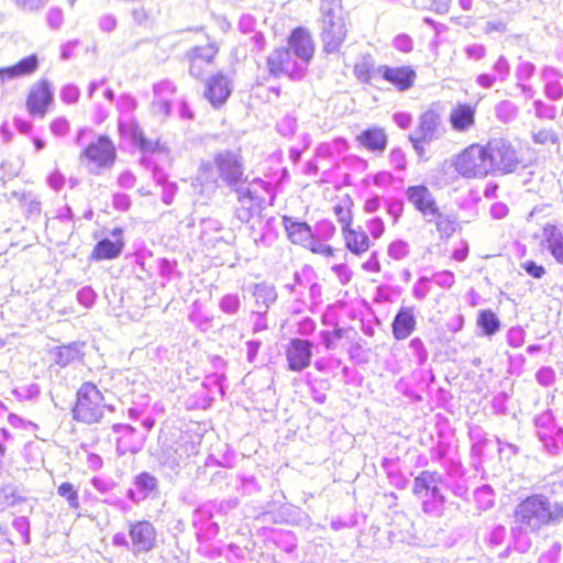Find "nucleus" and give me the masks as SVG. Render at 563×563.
I'll use <instances>...</instances> for the list:
<instances>
[{"label":"nucleus","instance_id":"f3484780","mask_svg":"<svg viewBox=\"0 0 563 563\" xmlns=\"http://www.w3.org/2000/svg\"><path fill=\"white\" fill-rule=\"evenodd\" d=\"M176 92V86L167 79L161 80L153 86L154 100L151 106V112L159 121L165 120L170 111V98Z\"/></svg>","mask_w":563,"mask_h":563},{"label":"nucleus","instance_id":"20e7f679","mask_svg":"<svg viewBox=\"0 0 563 563\" xmlns=\"http://www.w3.org/2000/svg\"><path fill=\"white\" fill-rule=\"evenodd\" d=\"M117 157L115 144L107 134H99L79 152L81 165L93 175H100L113 168Z\"/></svg>","mask_w":563,"mask_h":563},{"label":"nucleus","instance_id":"4d7b16f0","mask_svg":"<svg viewBox=\"0 0 563 563\" xmlns=\"http://www.w3.org/2000/svg\"><path fill=\"white\" fill-rule=\"evenodd\" d=\"M347 332L349 330L346 329L338 328L334 331H322L320 333V338L328 350H334L336 347L338 341L341 340Z\"/></svg>","mask_w":563,"mask_h":563},{"label":"nucleus","instance_id":"052dcab7","mask_svg":"<svg viewBox=\"0 0 563 563\" xmlns=\"http://www.w3.org/2000/svg\"><path fill=\"white\" fill-rule=\"evenodd\" d=\"M276 129L283 136L290 137L297 130V119L291 114H286L277 123Z\"/></svg>","mask_w":563,"mask_h":563},{"label":"nucleus","instance_id":"2eb2a0df","mask_svg":"<svg viewBox=\"0 0 563 563\" xmlns=\"http://www.w3.org/2000/svg\"><path fill=\"white\" fill-rule=\"evenodd\" d=\"M377 75L391 84L398 91L409 90L416 81L417 73L409 65L388 66L380 65L376 69Z\"/></svg>","mask_w":563,"mask_h":563},{"label":"nucleus","instance_id":"39448f33","mask_svg":"<svg viewBox=\"0 0 563 563\" xmlns=\"http://www.w3.org/2000/svg\"><path fill=\"white\" fill-rule=\"evenodd\" d=\"M443 477L434 471H422L413 481L412 492L421 499L423 511L439 515L445 498L443 495Z\"/></svg>","mask_w":563,"mask_h":563},{"label":"nucleus","instance_id":"a19ab883","mask_svg":"<svg viewBox=\"0 0 563 563\" xmlns=\"http://www.w3.org/2000/svg\"><path fill=\"white\" fill-rule=\"evenodd\" d=\"M474 499L481 510L492 508L495 500L493 488L488 485H483L474 492Z\"/></svg>","mask_w":563,"mask_h":563},{"label":"nucleus","instance_id":"2f4dec72","mask_svg":"<svg viewBox=\"0 0 563 563\" xmlns=\"http://www.w3.org/2000/svg\"><path fill=\"white\" fill-rule=\"evenodd\" d=\"M250 291L255 300L256 307L267 310L276 302L277 291L274 285L262 282L253 284Z\"/></svg>","mask_w":563,"mask_h":563},{"label":"nucleus","instance_id":"5fc2aeb1","mask_svg":"<svg viewBox=\"0 0 563 563\" xmlns=\"http://www.w3.org/2000/svg\"><path fill=\"white\" fill-rule=\"evenodd\" d=\"M408 347L412 356L416 357L418 365H423L428 361L429 353L420 338L411 339Z\"/></svg>","mask_w":563,"mask_h":563},{"label":"nucleus","instance_id":"f8f14e48","mask_svg":"<svg viewBox=\"0 0 563 563\" xmlns=\"http://www.w3.org/2000/svg\"><path fill=\"white\" fill-rule=\"evenodd\" d=\"M218 53L219 46L216 42H209L207 45L195 46L187 51L189 74L195 78L203 77L213 66Z\"/></svg>","mask_w":563,"mask_h":563},{"label":"nucleus","instance_id":"338daca9","mask_svg":"<svg viewBox=\"0 0 563 563\" xmlns=\"http://www.w3.org/2000/svg\"><path fill=\"white\" fill-rule=\"evenodd\" d=\"M430 282L429 277H420L412 287V295L417 300H423L430 294Z\"/></svg>","mask_w":563,"mask_h":563},{"label":"nucleus","instance_id":"37998d69","mask_svg":"<svg viewBox=\"0 0 563 563\" xmlns=\"http://www.w3.org/2000/svg\"><path fill=\"white\" fill-rule=\"evenodd\" d=\"M409 254L410 245L401 239L394 240L387 247V255L395 261L405 260Z\"/></svg>","mask_w":563,"mask_h":563},{"label":"nucleus","instance_id":"603ef678","mask_svg":"<svg viewBox=\"0 0 563 563\" xmlns=\"http://www.w3.org/2000/svg\"><path fill=\"white\" fill-rule=\"evenodd\" d=\"M517 113V106L509 100H504L496 106V115L503 122H508L515 119Z\"/></svg>","mask_w":563,"mask_h":563},{"label":"nucleus","instance_id":"09e8293b","mask_svg":"<svg viewBox=\"0 0 563 563\" xmlns=\"http://www.w3.org/2000/svg\"><path fill=\"white\" fill-rule=\"evenodd\" d=\"M78 358V351L69 345L60 346L55 354V363L59 367H66Z\"/></svg>","mask_w":563,"mask_h":563},{"label":"nucleus","instance_id":"c85d7f7f","mask_svg":"<svg viewBox=\"0 0 563 563\" xmlns=\"http://www.w3.org/2000/svg\"><path fill=\"white\" fill-rule=\"evenodd\" d=\"M450 123L454 131H468L475 123V108L466 103L457 104L450 113Z\"/></svg>","mask_w":563,"mask_h":563},{"label":"nucleus","instance_id":"4468645a","mask_svg":"<svg viewBox=\"0 0 563 563\" xmlns=\"http://www.w3.org/2000/svg\"><path fill=\"white\" fill-rule=\"evenodd\" d=\"M405 197L407 201L413 206V208L419 211L426 220L429 218L439 214V207L437 201L430 191V189L424 185H415L409 186L405 190Z\"/></svg>","mask_w":563,"mask_h":563},{"label":"nucleus","instance_id":"393cba45","mask_svg":"<svg viewBox=\"0 0 563 563\" xmlns=\"http://www.w3.org/2000/svg\"><path fill=\"white\" fill-rule=\"evenodd\" d=\"M540 76L544 82L545 97L552 101L561 100L563 98V73L553 66H544Z\"/></svg>","mask_w":563,"mask_h":563},{"label":"nucleus","instance_id":"13d9d810","mask_svg":"<svg viewBox=\"0 0 563 563\" xmlns=\"http://www.w3.org/2000/svg\"><path fill=\"white\" fill-rule=\"evenodd\" d=\"M534 114L538 119L554 120L556 117V107L538 99L533 102Z\"/></svg>","mask_w":563,"mask_h":563},{"label":"nucleus","instance_id":"aec40b11","mask_svg":"<svg viewBox=\"0 0 563 563\" xmlns=\"http://www.w3.org/2000/svg\"><path fill=\"white\" fill-rule=\"evenodd\" d=\"M358 146L375 155H383L388 144V135L383 128L369 126L360 132L355 137Z\"/></svg>","mask_w":563,"mask_h":563},{"label":"nucleus","instance_id":"7c9ffc66","mask_svg":"<svg viewBox=\"0 0 563 563\" xmlns=\"http://www.w3.org/2000/svg\"><path fill=\"white\" fill-rule=\"evenodd\" d=\"M283 223L285 230L287 232L288 239L294 244H299L305 246L309 241H311V236L313 235L312 229L306 222L297 221L290 217H284Z\"/></svg>","mask_w":563,"mask_h":563},{"label":"nucleus","instance_id":"79ce46f5","mask_svg":"<svg viewBox=\"0 0 563 563\" xmlns=\"http://www.w3.org/2000/svg\"><path fill=\"white\" fill-rule=\"evenodd\" d=\"M383 467L385 468L390 483L395 487L399 489L406 488L408 479L398 471L397 464L395 462L385 460Z\"/></svg>","mask_w":563,"mask_h":563},{"label":"nucleus","instance_id":"6ab92c4d","mask_svg":"<svg viewBox=\"0 0 563 563\" xmlns=\"http://www.w3.org/2000/svg\"><path fill=\"white\" fill-rule=\"evenodd\" d=\"M250 236L256 246L268 247L275 243L278 238L277 219L275 217L265 218L262 216L256 219L253 225L249 227Z\"/></svg>","mask_w":563,"mask_h":563},{"label":"nucleus","instance_id":"9b49d317","mask_svg":"<svg viewBox=\"0 0 563 563\" xmlns=\"http://www.w3.org/2000/svg\"><path fill=\"white\" fill-rule=\"evenodd\" d=\"M236 192L239 201L254 203L260 208H264V205L272 206L276 196L274 185L261 178H254L252 181L241 185L236 188Z\"/></svg>","mask_w":563,"mask_h":563},{"label":"nucleus","instance_id":"ddd939ff","mask_svg":"<svg viewBox=\"0 0 563 563\" xmlns=\"http://www.w3.org/2000/svg\"><path fill=\"white\" fill-rule=\"evenodd\" d=\"M219 176L231 187L238 186L243 178L244 168L241 157L233 152H221L214 156Z\"/></svg>","mask_w":563,"mask_h":563},{"label":"nucleus","instance_id":"6e6d98bb","mask_svg":"<svg viewBox=\"0 0 563 563\" xmlns=\"http://www.w3.org/2000/svg\"><path fill=\"white\" fill-rule=\"evenodd\" d=\"M57 493L59 496L66 498L68 501L70 508L78 509L79 508V500H78V493L73 486V484L65 482L62 483L58 488Z\"/></svg>","mask_w":563,"mask_h":563},{"label":"nucleus","instance_id":"72a5a7b5","mask_svg":"<svg viewBox=\"0 0 563 563\" xmlns=\"http://www.w3.org/2000/svg\"><path fill=\"white\" fill-rule=\"evenodd\" d=\"M188 320L201 332H207L213 322V316L207 311L205 306L195 300L189 310Z\"/></svg>","mask_w":563,"mask_h":563},{"label":"nucleus","instance_id":"680f3d73","mask_svg":"<svg viewBox=\"0 0 563 563\" xmlns=\"http://www.w3.org/2000/svg\"><path fill=\"white\" fill-rule=\"evenodd\" d=\"M305 247H308L311 252L316 254H320L327 257L333 256L334 250L327 244L322 239H318L314 236V234L311 236V241L305 245Z\"/></svg>","mask_w":563,"mask_h":563},{"label":"nucleus","instance_id":"423d86ee","mask_svg":"<svg viewBox=\"0 0 563 563\" xmlns=\"http://www.w3.org/2000/svg\"><path fill=\"white\" fill-rule=\"evenodd\" d=\"M104 409V396L101 390L93 383H84L76 394L73 406L74 419L81 423H97L103 417Z\"/></svg>","mask_w":563,"mask_h":563},{"label":"nucleus","instance_id":"a18cd8bd","mask_svg":"<svg viewBox=\"0 0 563 563\" xmlns=\"http://www.w3.org/2000/svg\"><path fill=\"white\" fill-rule=\"evenodd\" d=\"M428 222H434L439 233L442 236L449 238L455 231V223L448 216L441 213L433 216L427 220Z\"/></svg>","mask_w":563,"mask_h":563},{"label":"nucleus","instance_id":"864d4df0","mask_svg":"<svg viewBox=\"0 0 563 563\" xmlns=\"http://www.w3.org/2000/svg\"><path fill=\"white\" fill-rule=\"evenodd\" d=\"M532 140L536 144L540 145H558L559 146V135L555 131L551 129H541L532 133Z\"/></svg>","mask_w":563,"mask_h":563},{"label":"nucleus","instance_id":"58836bf2","mask_svg":"<svg viewBox=\"0 0 563 563\" xmlns=\"http://www.w3.org/2000/svg\"><path fill=\"white\" fill-rule=\"evenodd\" d=\"M468 437L472 441L471 453L473 456L481 457L487 444L486 433L479 426L468 428Z\"/></svg>","mask_w":563,"mask_h":563},{"label":"nucleus","instance_id":"7ed1b4c3","mask_svg":"<svg viewBox=\"0 0 563 563\" xmlns=\"http://www.w3.org/2000/svg\"><path fill=\"white\" fill-rule=\"evenodd\" d=\"M563 518V506L551 503L543 495H532L516 509V519L527 530L539 531L542 527L559 522Z\"/></svg>","mask_w":563,"mask_h":563},{"label":"nucleus","instance_id":"b1692460","mask_svg":"<svg viewBox=\"0 0 563 563\" xmlns=\"http://www.w3.org/2000/svg\"><path fill=\"white\" fill-rule=\"evenodd\" d=\"M113 240L104 238L100 240L90 253V260L93 262L109 261L118 257L123 250L124 242L121 238V230L112 231Z\"/></svg>","mask_w":563,"mask_h":563},{"label":"nucleus","instance_id":"5701e85b","mask_svg":"<svg viewBox=\"0 0 563 563\" xmlns=\"http://www.w3.org/2000/svg\"><path fill=\"white\" fill-rule=\"evenodd\" d=\"M213 518L212 514L201 505L194 511L192 525L200 542L210 541L219 534V525L213 521Z\"/></svg>","mask_w":563,"mask_h":563},{"label":"nucleus","instance_id":"a878e982","mask_svg":"<svg viewBox=\"0 0 563 563\" xmlns=\"http://www.w3.org/2000/svg\"><path fill=\"white\" fill-rule=\"evenodd\" d=\"M417 320L413 307H401L393 321V334L397 340L407 339L416 329Z\"/></svg>","mask_w":563,"mask_h":563},{"label":"nucleus","instance_id":"f257e3e1","mask_svg":"<svg viewBox=\"0 0 563 563\" xmlns=\"http://www.w3.org/2000/svg\"><path fill=\"white\" fill-rule=\"evenodd\" d=\"M314 53V44L310 33L297 27L288 37V46L275 48L266 59L269 74L274 77H288L301 80Z\"/></svg>","mask_w":563,"mask_h":563},{"label":"nucleus","instance_id":"cd10ccee","mask_svg":"<svg viewBox=\"0 0 563 563\" xmlns=\"http://www.w3.org/2000/svg\"><path fill=\"white\" fill-rule=\"evenodd\" d=\"M342 234L345 246L351 253L361 256L369 250L371 240L362 227L343 229Z\"/></svg>","mask_w":563,"mask_h":563},{"label":"nucleus","instance_id":"8fccbe9b","mask_svg":"<svg viewBox=\"0 0 563 563\" xmlns=\"http://www.w3.org/2000/svg\"><path fill=\"white\" fill-rule=\"evenodd\" d=\"M219 308L223 313L236 314L241 308V299L238 294H227L219 301Z\"/></svg>","mask_w":563,"mask_h":563},{"label":"nucleus","instance_id":"e2e57ef3","mask_svg":"<svg viewBox=\"0 0 563 563\" xmlns=\"http://www.w3.org/2000/svg\"><path fill=\"white\" fill-rule=\"evenodd\" d=\"M335 227L330 220H321L314 225V236L328 241L333 238Z\"/></svg>","mask_w":563,"mask_h":563},{"label":"nucleus","instance_id":"3c124183","mask_svg":"<svg viewBox=\"0 0 563 563\" xmlns=\"http://www.w3.org/2000/svg\"><path fill=\"white\" fill-rule=\"evenodd\" d=\"M320 11L322 19L343 20L340 0H321Z\"/></svg>","mask_w":563,"mask_h":563},{"label":"nucleus","instance_id":"0e129e2a","mask_svg":"<svg viewBox=\"0 0 563 563\" xmlns=\"http://www.w3.org/2000/svg\"><path fill=\"white\" fill-rule=\"evenodd\" d=\"M534 73H536L534 64H532L531 62H528V60H519V63L516 67V70H515V75H516L518 82L527 81V80L531 79L532 76L534 75Z\"/></svg>","mask_w":563,"mask_h":563},{"label":"nucleus","instance_id":"69168bd1","mask_svg":"<svg viewBox=\"0 0 563 563\" xmlns=\"http://www.w3.org/2000/svg\"><path fill=\"white\" fill-rule=\"evenodd\" d=\"M200 227H201V238L202 239H206L207 241H211V238H209V235L211 233H218L222 230V223L217 220V219H212V218H207V219H203L200 223Z\"/></svg>","mask_w":563,"mask_h":563},{"label":"nucleus","instance_id":"1a4fd4ad","mask_svg":"<svg viewBox=\"0 0 563 563\" xmlns=\"http://www.w3.org/2000/svg\"><path fill=\"white\" fill-rule=\"evenodd\" d=\"M484 145L473 144L457 155L456 172L466 178H481L489 175Z\"/></svg>","mask_w":563,"mask_h":563},{"label":"nucleus","instance_id":"e433bc0d","mask_svg":"<svg viewBox=\"0 0 563 563\" xmlns=\"http://www.w3.org/2000/svg\"><path fill=\"white\" fill-rule=\"evenodd\" d=\"M376 69L377 67H375L372 56L366 55L356 62L353 68V73L361 82L368 84L371 82L373 76L377 75Z\"/></svg>","mask_w":563,"mask_h":563},{"label":"nucleus","instance_id":"412c9836","mask_svg":"<svg viewBox=\"0 0 563 563\" xmlns=\"http://www.w3.org/2000/svg\"><path fill=\"white\" fill-rule=\"evenodd\" d=\"M322 42L328 53L339 49L346 36L344 20L321 19Z\"/></svg>","mask_w":563,"mask_h":563},{"label":"nucleus","instance_id":"c9c22d12","mask_svg":"<svg viewBox=\"0 0 563 563\" xmlns=\"http://www.w3.org/2000/svg\"><path fill=\"white\" fill-rule=\"evenodd\" d=\"M476 323L477 327L481 328L482 334L486 336H493L501 328L500 320L496 313L489 309L481 310L478 312Z\"/></svg>","mask_w":563,"mask_h":563},{"label":"nucleus","instance_id":"0eeeda50","mask_svg":"<svg viewBox=\"0 0 563 563\" xmlns=\"http://www.w3.org/2000/svg\"><path fill=\"white\" fill-rule=\"evenodd\" d=\"M445 133L441 115L433 109L422 112L418 119L417 128L408 139L418 156H423L426 145L440 140Z\"/></svg>","mask_w":563,"mask_h":563},{"label":"nucleus","instance_id":"c756f323","mask_svg":"<svg viewBox=\"0 0 563 563\" xmlns=\"http://www.w3.org/2000/svg\"><path fill=\"white\" fill-rule=\"evenodd\" d=\"M543 246L558 263L563 265V233L556 225L550 223L544 225Z\"/></svg>","mask_w":563,"mask_h":563},{"label":"nucleus","instance_id":"f03ea898","mask_svg":"<svg viewBox=\"0 0 563 563\" xmlns=\"http://www.w3.org/2000/svg\"><path fill=\"white\" fill-rule=\"evenodd\" d=\"M173 157L166 143L159 140H147L143 136V164L151 168L155 188L159 190L162 200L170 205L177 191L174 183L167 181L166 169L172 165Z\"/></svg>","mask_w":563,"mask_h":563},{"label":"nucleus","instance_id":"bb28decb","mask_svg":"<svg viewBox=\"0 0 563 563\" xmlns=\"http://www.w3.org/2000/svg\"><path fill=\"white\" fill-rule=\"evenodd\" d=\"M38 67V58L35 54L29 55L13 65L0 67V80L8 81L18 77L33 74Z\"/></svg>","mask_w":563,"mask_h":563},{"label":"nucleus","instance_id":"4c0bfd02","mask_svg":"<svg viewBox=\"0 0 563 563\" xmlns=\"http://www.w3.org/2000/svg\"><path fill=\"white\" fill-rule=\"evenodd\" d=\"M240 207L235 210V218L243 223H249L250 225H253L256 219H260L262 214L263 208L257 207L254 203L239 201Z\"/></svg>","mask_w":563,"mask_h":563},{"label":"nucleus","instance_id":"4be33fe9","mask_svg":"<svg viewBox=\"0 0 563 563\" xmlns=\"http://www.w3.org/2000/svg\"><path fill=\"white\" fill-rule=\"evenodd\" d=\"M536 434L547 452L555 451L552 435L558 432V426L551 410H544L533 419Z\"/></svg>","mask_w":563,"mask_h":563},{"label":"nucleus","instance_id":"774afa93","mask_svg":"<svg viewBox=\"0 0 563 563\" xmlns=\"http://www.w3.org/2000/svg\"><path fill=\"white\" fill-rule=\"evenodd\" d=\"M225 376L223 374H213L206 378L203 386L209 390H217L221 396L224 395V382Z\"/></svg>","mask_w":563,"mask_h":563},{"label":"nucleus","instance_id":"9d476101","mask_svg":"<svg viewBox=\"0 0 563 563\" xmlns=\"http://www.w3.org/2000/svg\"><path fill=\"white\" fill-rule=\"evenodd\" d=\"M54 102V89L47 79L35 81L25 97V109L32 118L43 119Z\"/></svg>","mask_w":563,"mask_h":563},{"label":"nucleus","instance_id":"bf43d9fd","mask_svg":"<svg viewBox=\"0 0 563 563\" xmlns=\"http://www.w3.org/2000/svg\"><path fill=\"white\" fill-rule=\"evenodd\" d=\"M506 340L509 346L518 349L525 344L526 331L522 327H511L506 334Z\"/></svg>","mask_w":563,"mask_h":563},{"label":"nucleus","instance_id":"de8ad7c7","mask_svg":"<svg viewBox=\"0 0 563 563\" xmlns=\"http://www.w3.org/2000/svg\"><path fill=\"white\" fill-rule=\"evenodd\" d=\"M316 279V274L313 269L309 266L302 267L299 272H296L294 275V284H288L286 287L291 291H296V286L307 287L308 284Z\"/></svg>","mask_w":563,"mask_h":563},{"label":"nucleus","instance_id":"6e6552de","mask_svg":"<svg viewBox=\"0 0 563 563\" xmlns=\"http://www.w3.org/2000/svg\"><path fill=\"white\" fill-rule=\"evenodd\" d=\"M490 174H510L521 165L512 144L505 139H493L484 145Z\"/></svg>","mask_w":563,"mask_h":563},{"label":"nucleus","instance_id":"f704fd0d","mask_svg":"<svg viewBox=\"0 0 563 563\" xmlns=\"http://www.w3.org/2000/svg\"><path fill=\"white\" fill-rule=\"evenodd\" d=\"M349 150V143L343 137H336L330 142L319 144L316 150L318 158H334Z\"/></svg>","mask_w":563,"mask_h":563},{"label":"nucleus","instance_id":"473e14b6","mask_svg":"<svg viewBox=\"0 0 563 563\" xmlns=\"http://www.w3.org/2000/svg\"><path fill=\"white\" fill-rule=\"evenodd\" d=\"M256 19L250 13H244L240 16L238 29L243 34H253L251 41L254 44V48L257 52H262L265 48L266 41L262 32L256 31Z\"/></svg>","mask_w":563,"mask_h":563},{"label":"nucleus","instance_id":"ea45409f","mask_svg":"<svg viewBox=\"0 0 563 563\" xmlns=\"http://www.w3.org/2000/svg\"><path fill=\"white\" fill-rule=\"evenodd\" d=\"M239 501L236 498L222 499V500H209L201 506L209 510L213 517L216 516H225L231 510L236 508Z\"/></svg>","mask_w":563,"mask_h":563},{"label":"nucleus","instance_id":"c03bdc74","mask_svg":"<svg viewBox=\"0 0 563 563\" xmlns=\"http://www.w3.org/2000/svg\"><path fill=\"white\" fill-rule=\"evenodd\" d=\"M275 544L287 553L297 548V538L290 531H278L274 534Z\"/></svg>","mask_w":563,"mask_h":563},{"label":"nucleus","instance_id":"a211bd4d","mask_svg":"<svg viewBox=\"0 0 563 563\" xmlns=\"http://www.w3.org/2000/svg\"><path fill=\"white\" fill-rule=\"evenodd\" d=\"M232 92V80L219 71L206 82L205 97L214 107L222 106Z\"/></svg>","mask_w":563,"mask_h":563},{"label":"nucleus","instance_id":"49530a36","mask_svg":"<svg viewBox=\"0 0 563 563\" xmlns=\"http://www.w3.org/2000/svg\"><path fill=\"white\" fill-rule=\"evenodd\" d=\"M333 212L336 217L338 222L341 223L342 230L352 227L353 217L350 201L335 205L333 208Z\"/></svg>","mask_w":563,"mask_h":563},{"label":"nucleus","instance_id":"dca6fc26","mask_svg":"<svg viewBox=\"0 0 563 563\" xmlns=\"http://www.w3.org/2000/svg\"><path fill=\"white\" fill-rule=\"evenodd\" d=\"M312 343L308 340L291 339L285 354L288 368L292 372H301L310 365L312 357Z\"/></svg>","mask_w":563,"mask_h":563}]
</instances>
